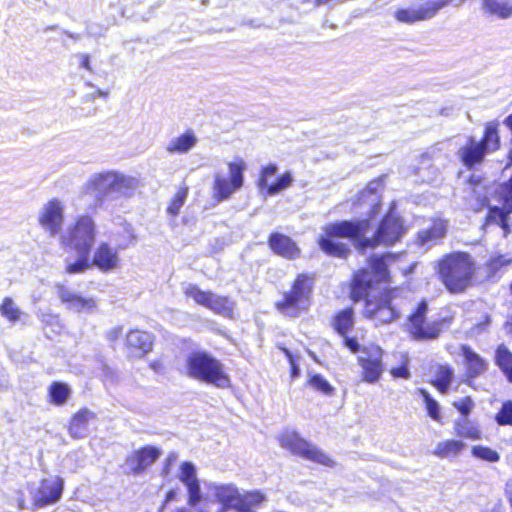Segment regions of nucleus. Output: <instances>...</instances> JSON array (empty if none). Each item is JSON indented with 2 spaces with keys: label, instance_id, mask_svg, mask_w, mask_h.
<instances>
[{
  "label": "nucleus",
  "instance_id": "1",
  "mask_svg": "<svg viewBox=\"0 0 512 512\" xmlns=\"http://www.w3.org/2000/svg\"><path fill=\"white\" fill-rule=\"evenodd\" d=\"M371 219L369 216L365 219L341 220L326 224L317 239L319 248L329 256L345 259L351 250L346 243L338 239H348L357 250L365 251L380 244L393 245L406 232L404 220L390 211L381 220L374 235L367 237Z\"/></svg>",
  "mask_w": 512,
  "mask_h": 512
},
{
  "label": "nucleus",
  "instance_id": "2",
  "mask_svg": "<svg viewBox=\"0 0 512 512\" xmlns=\"http://www.w3.org/2000/svg\"><path fill=\"white\" fill-rule=\"evenodd\" d=\"M137 187V179L124 174L107 171L94 174L85 186L86 193L94 197L96 206L109 200L130 196Z\"/></svg>",
  "mask_w": 512,
  "mask_h": 512
},
{
  "label": "nucleus",
  "instance_id": "3",
  "mask_svg": "<svg viewBox=\"0 0 512 512\" xmlns=\"http://www.w3.org/2000/svg\"><path fill=\"white\" fill-rule=\"evenodd\" d=\"M474 272V262L466 252L447 254L438 262L439 277L451 293L465 291L471 284Z\"/></svg>",
  "mask_w": 512,
  "mask_h": 512
},
{
  "label": "nucleus",
  "instance_id": "4",
  "mask_svg": "<svg viewBox=\"0 0 512 512\" xmlns=\"http://www.w3.org/2000/svg\"><path fill=\"white\" fill-rule=\"evenodd\" d=\"M186 374L188 377L224 389L231 385L224 365L205 351H194L186 358Z\"/></svg>",
  "mask_w": 512,
  "mask_h": 512
},
{
  "label": "nucleus",
  "instance_id": "5",
  "mask_svg": "<svg viewBox=\"0 0 512 512\" xmlns=\"http://www.w3.org/2000/svg\"><path fill=\"white\" fill-rule=\"evenodd\" d=\"M313 281L306 274H299L293 282L290 291L283 293V299L276 302V308L282 314L296 317L301 310L310 305Z\"/></svg>",
  "mask_w": 512,
  "mask_h": 512
},
{
  "label": "nucleus",
  "instance_id": "6",
  "mask_svg": "<svg viewBox=\"0 0 512 512\" xmlns=\"http://www.w3.org/2000/svg\"><path fill=\"white\" fill-rule=\"evenodd\" d=\"M388 276L387 265L383 256L373 255L369 259V267L355 273L351 283V298L354 301L368 296L374 284L382 282Z\"/></svg>",
  "mask_w": 512,
  "mask_h": 512
},
{
  "label": "nucleus",
  "instance_id": "7",
  "mask_svg": "<svg viewBox=\"0 0 512 512\" xmlns=\"http://www.w3.org/2000/svg\"><path fill=\"white\" fill-rule=\"evenodd\" d=\"M95 238V222L88 215L79 217L73 227L69 228L65 234H61L63 245L69 246L77 253L85 254H90Z\"/></svg>",
  "mask_w": 512,
  "mask_h": 512
},
{
  "label": "nucleus",
  "instance_id": "8",
  "mask_svg": "<svg viewBox=\"0 0 512 512\" xmlns=\"http://www.w3.org/2000/svg\"><path fill=\"white\" fill-rule=\"evenodd\" d=\"M395 290H387L374 298L364 297L366 300L364 315L380 324H388L397 320L401 312L395 303Z\"/></svg>",
  "mask_w": 512,
  "mask_h": 512
},
{
  "label": "nucleus",
  "instance_id": "9",
  "mask_svg": "<svg viewBox=\"0 0 512 512\" xmlns=\"http://www.w3.org/2000/svg\"><path fill=\"white\" fill-rule=\"evenodd\" d=\"M428 303L422 300L416 310L408 316V331L412 338L417 341L437 339L443 327V320L426 322Z\"/></svg>",
  "mask_w": 512,
  "mask_h": 512
},
{
  "label": "nucleus",
  "instance_id": "10",
  "mask_svg": "<svg viewBox=\"0 0 512 512\" xmlns=\"http://www.w3.org/2000/svg\"><path fill=\"white\" fill-rule=\"evenodd\" d=\"M280 444L293 454L326 466H332L333 461L313 443L303 439L296 432H286L280 437Z\"/></svg>",
  "mask_w": 512,
  "mask_h": 512
},
{
  "label": "nucleus",
  "instance_id": "11",
  "mask_svg": "<svg viewBox=\"0 0 512 512\" xmlns=\"http://www.w3.org/2000/svg\"><path fill=\"white\" fill-rule=\"evenodd\" d=\"M230 178L221 175H216L213 184L214 198L218 201H224L239 190L244 183L243 172L245 170L244 162L228 164Z\"/></svg>",
  "mask_w": 512,
  "mask_h": 512
},
{
  "label": "nucleus",
  "instance_id": "12",
  "mask_svg": "<svg viewBox=\"0 0 512 512\" xmlns=\"http://www.w3.org/2000/svg\"><path fill=\"white\" fill-rule=\"evenodd\" d=\"M64 480L60 476L42 479L36 489H31L32 504L35 509L57 503L63 494Z\"/></svg>",
  "mask_w": 512,
  "mask_h": 512
},
{
  "label": "nucleus",
  "instance_id": "13",
  "mask_svg": "<svg viewBox=\"0 0 512 512\" xmlns=\"http://www.w3.org/2000/svg\"><path fill=\"white\" fill-rule=\"evenodd\" d=\"M41 227L55 237L62 231L64 223V205L58 199H52L46 203L39 213Z\"/></svg>",
  "mask_w": 512,
  "mask_h": 512
},
{
  "label": "nucleus",
  "instance_id": "14",
  "mask_svg": "<svg viewBox=\"0 0 512 512\" xmlns=\"http://www.w3.org/2000/svg\"><path fill=\"white\" fill-rule=\"evenodd\" d=\"M441 9L440 0H426L418 7L398 9L394 16L401 23L413 24L433 18Z\"/></svg>",
  "mask_w": 512,
  "mask_h": 512
},
{
  "label": "nucleus",
  "instance_id": "15",
  "mask_svg": "<svg viewBox=\"0 0 512 512\" xmlns=\"http://www.w3.org/2000/svg\"><path fill=\"white\" fill-rule=\"evenodd\" d=\"M362 353L363 355L358 357V363L363 370V380L367 383H375L383 372V351L377 346L371 348L364 347Z\"/></svg>",
  "mask_w": 512,
  "mask_h": 512
},
{
  "label": "nucleus",
  "instance_id": "16",
  "mask_svg": "<svg viewBox=\"0 0 512 512\" xmlns=\"http://www.w3.org/2000/svg\"><path fill=\"white\" fill-rule=\"evenodd\" d=\"M178 479L185 485L188 492V504L191 507L197 506L203 499L200 482L197 478L196 466L189 461L180 465Z\"/></svg>",
  "mask_w": 512,
  "mask_h": 512
},
{
  "label": "nucleus",
  "instance_id": "17",
  "mask_svg": "<svg viewBox=\"0 0 512 512\" xmlns=\"http://www.w3.org/2000/svg\"><path fill=\"white\" fill-rule=\"evenodd\" d=\"M161 455V450L155 446H144L135 450L126 458V465L134 475L141 474L154 464Z\"/></svg>",
  "mask_w": 512,
  "mask_h": 512
},
{
  "label": "nucleus",
  "instance_id": "18",
  "mask_svg": "<svg viewBox=\"0 0 512 512\" xmlns=\"http://www.w3.org/2000/svg\"><path fill=\"white\" fill-rule=\"evenodd\" d=\"M268 245L276 255L286 259H296L300 255V249L296 242L279 232H273L269 235Z\"/></svg>",
  "mask_w": 512,
  "mask_h": 512
},
{
  "label": "nucleus",
  "instance_id": "19",
  "mask_svg": "<svg viewBox=\"0 0 512 512\" xmlns=\"http://www.w3.org/2000/svg\"><path fill=\"white\" fill-rule=\"evenodd\" d=\"M487 154L489 153L473 136L468 138L467 143L461 147L457 153L462 164L468 169H472L476 165L481 164Z\"/></svg>",
  "mask_w": 512,
  "mask_h": 512
},
{
  "label": "nucleus",
  "instance_id": "20",
  "mask_svg": "<svg viewBox=\"0 0 512 512\" xmlns=\"http://www.w3.org/2000/svg\"><path fill=\"white\" fill-rule=\"evenodd\" d=\"M91 264L102 272L114 270L119 265L118 252L108 243L102 242L96 248Z\"/></svg>",
  "mask_w": 512,
  "mask_h": 512
},
{
  "label": "nucleus",
  "instance_id": "21",
  "mask_svg": "<svg viewBox=\"0 0 512 512\" xmlns=\"http://www.w3.org/2000/svg\"><path fill=\"white\" fill-rule=\"evenodd\" d=\"M461 355L464 359L466 376L468 379H474L484 374L488 369V362L476 353L470 346L463 344L460 347Z\"/></svg>",
  "mask_w": 512,
  "mask_h": 512
},
{
  "label": "nucleus",
  "instance_id": "22",
  "mask_svg": "<svg viewBox=\"0 0 512 512\" xmlns=\"http://www.w3.org/2000/svg\"><path fill=\"white\" fill-rule=\"evenodd\" d=\"M57 295L69 309L76 312H92L96 307L93 298H83L63 285L58 286Z\"/></svg>",
  "mask_w": 512,
  "mask_h": 512
},
{
  "label": "nucleus",
  "instance_id": "23",
  "mask_svg": "<svg viewBox=\"0 0 512 512\" xmlns=\"http://www.w3.org/2000/svg\"><path fill=\"white\" fill-rule=\"evenodd\" d=\"M447 231L446 222L443 220H435L432 225L423 229L417 234L418 244L422 247L430 248L441 240Z\"/></svg>",
  "mask_w": 512,
  "mask_h": 512
},
{
  "label": "nucleus",
  "instance_id": "24",
  "mask_svg": "<svg viewBox=\"0 0 512 512\" xmlns=\"http://www.w3.org/2000/svg\"><path fill=\"white\" fill-rule=\"evenodd\" d=\"M96 415L88 408L80 409L71 419L69 434L74 439H82L88 435V423L95 419Z\"/></svg>",
  "mask_w": 512,
  "mask_h": 512
},
{
  "label": "nucleus",
  "instance_id": "25",
  "mask_svg": "<svg viewBox=\"0 0 512 512\" xmlns=\"http://www.w3.org/2000/svg\"><path fill=\"white\" fill-rule=\"evenodd\" d=\"M126 342L129 348L135 350L136 355L143 356L152 350L153 335L145 331L131 330Z\"/></svg>",
  "mask_w": 512,
  "mask_h": 512
},
{
  "label": "nucleus",
  "instance_id": "26",
  "mask_svg": "<svg viewBox=\"0 0 512 512\" xmlns=\"http://www.w3.org/2000/svg\"><path fill=\"white\" fill-rule=\"evenodd\" d=\"M214 496L222 504L219 512H226L228 509H235L239 497L238 489L233 485L212 486Z\"/></svg>",
  "mask_w": 512,
  "mask_h": 512
},
{
  "label": "nucleus",
  "instance_id": "27",
  "mask_svg": "<svg viewBox=\"0 0 512 512\" xmlns=\"http://www.w3.org/2000/svg\"><path fill=\"white\" fill-rule=\"evenodd\" d=\"M197 142L195 133L192 130H187L182 135L171 139L166 150L172 154H186L196 146Z\"/></svg>",
  "mask_w": 512,
  "mask_h": 512
},
{
  "label": "nucleus",
  "instance_id": "28",
  "mask_svg": "<svg viewBox=\"0 0 512 512\" xmlns=\"http://www.w3.org/2000/svg\"><path fill=\"white\" fill-rule=\"evenodd\" d=\"M265 500L266 495L258 490L239 492L235 510L237 512H253V509L260 507Z\"/></svg>",
  "mask_w": 512,
  "mask_h": 512
},
{
  "label": "nucleus",
  "instance_id": "29",
  "mask_svg": "<svg viewBox=\"0 0 512 512\" xmlns=\"http://www.w3.org/2000/svg\"><path fill=\"white\" fill-rule=\"evenodd\" d=\"M494 362L505 375L508 382L512 383V352L505 344L497 346Z\"/></svg>",
  "mask_w": 512,
  "mask_h": 512
},
{
  "label": "nucleus",
  "instance_id": "30",
  "mask_svg": "<svg viewBox=\"0 0 512 512\" xmlns=\"http://www.w3.org/2000/svg\"><path fill=\"white\" fill-rule=\"evenodd\" d=\"M482 8L485 12L500 19H508L512 16V2L510 0H482Z\"/></svg>",
  "mask_w": 512,
  "mask_h": 512
},
{
  "label": "nucleus",
  "instance_id": "31",
  "mask_svg": "<svg viewBox=\"0 0 512 512\" xmlns=\"http://www.w3.org/2000/svg\"><path fill=\"white\" fill-rule=\"evenodd\" d=\"M208 309L214 313L231 318L234 310V302L229 297L219 296L212 293Z\"/></svg>",
  "mask_w": 512,
  "mask_h": 512
},
{
  "label": "nucleus",
  "instance_id": "32",
  "mask_svg": "<svg viewBox=\"0 0 512 512\" xmlns=\"http://www.w3.org/2000/svg\"><path fill=\"white\" fill-rule=\"evenodd\" d=\"M381 185V180H373L369 182L367 187L361 192L360 201H365L366 198H371V208L369 210L370 218H374L380 210V201L377 194L378 188Z\"/></svg>",
  "mask_w": 512,
  "mask_h": 512
},
{
  "label": "nucleus",
  "instance_id": "33",
  "mask_svg": "<svg viewBox=\"0 0 512 512\" xmlns=\"http://www.w3.org/2000/svg\"><path fill=\"white\" fill-rule=\"evenodd\" d=\"M479 142L488 153L496 151L500 147L497 124L492 122L487 123L484 135Z\"/></svg>",
  "mask_w": 512,
  "mask_h": 512
},
{
  "label": "nucleus",
  "instance_id": "34",
  "mask_svg": "<svg viewBox=\"0 0 512 512\" xmlns=\"http://www.w3.org/2000/svg\"><path fill=\"white\" fill-rule=\"evenodd\" d=\"M354 324V311L346 308L334 317L333 327L341 336H345Z\"/></svg>",
  "mask_w": 512,
  "mask_h": 512
},
{
  "label": "nucleus",
  "instance_id": "35",
  "mask_svg": "<svg viewBox=\"0 0 512 512\" xmlns=\"http://www.w3.org/2000/svg\"><path fill=\"white\" fill-rule=\"evenodd\" d=\"M512 212H508L507 209L502 205V207L498 206H490L488 209V213L486 216L487 223H496L499 225L505 232H509V215Z\"/></svg>",
  "mask_w": 512,
  "mask_h": 512
},
{
  "label": "nucleus",
  "instance_id": "36",
  "mask_svg": "<svg viewBox=\"0 0 512 512\" xmlns=\"http://www.w3.org/2000/svg\"><path fill=\"white\" fill-rule=\"evenodd\" d=\"M453 378V369L448 365H444L439 367L436 374V379L432 383L440 393L446 394L449 390Z\"/></svg>",
  "mask_w": 512,
  "mask_h": 512
},
{
  "label": "nucleus",
  "instance_id": "37",
  "mask_svg": "<svg viewBox=\"0 0 512 512\" xmlns=\"http://www.w3.org/2000/svg\"><path fill=\"white\" fill-rule=\"evenodd\" d=\"M294 181L293 175L290 171H287L276 178V180L269 184V186L265 189L266 194L269 196H274L282 191L289 188Z\"/></svg>",
  "mask_w": 512,
  "mask_h": 512
},
{
  "label": "nucleus",
  "instance_id": "38",
  "mask_svg": "<svg viewBox=\"0 0 512 512\" xmlns=\"http://www.w3.org/2000/svg\"><path fill=\"white\" fill-rule=\"evenodd\" d=\"M51 402L55 405H63L70 397V388L61 382H54L49 389Z\"/></svg>",
  "mask_w": 512,
  "mask_h": 512
},
{
  "label": "nucleus",
  "instance_id": "39",
  "mask_svg": "<svg viewBox=\"0 0 512 512\" xmlns=\"http://www.w3.org/2000/svg\"><path fill=\"white\" fill-rule=\"evenodd\" d=\"M464 443L459 440H448L437 445L435 454L440 457L456 456L463 449Z\"/></svg>",
  "mask_w": 512,
  "mask_h": 512
},
{
  "label": "nucleus",
  "instance_id": "40",
  "mask_svg": "<svg viewBox=\"0 0 512 512\" xmlns=\"http://www.w3.org/2000/svg\"><path fill=\"white\" fill-rule=\"evenodd\" d=\"M456 432L460 437L474 440L479 439L481 436V432L467 417L461 418L456 422Z\"/></svg>",
  "mask_w": 512,
  "mask_h": 512
},
{
  "label": "nucleus",
  "instance_id": "41",
  "mask_svg": "<svg viewBox=\"0 0 512 512\" xmlns=\"http://www.w3.org/2000/svg\"><path fill=\"white\" fill-rule=\"evenodd\" d=\"M0 313L3 317L12 323L18 321L22 315V311L14 303L10 297H5L0 305Z\"/></svg>",
  "mask_w": 512,
  "mask_h": 512
},
{
  "label": "nucleus",
  "instance_id": "42",
  "mask_svg": "<svg viewBox=\"0 0 512 512\" xmlns=\"http://www.w3.org/2000/svg\"><path fill=\"white\" fill-rule=\"evenodd\" d=\"M418 393L422 397L428 415L435 421L441 419L439 403L424 388H418Z\"/></svg>",
  "mask_w": 512,
  "mask_h": 512
},
{
  "label": "nucleus",
  "instance_id": "43",
  "mask_svg": "<svg viewBox=\"0 0 512 512\" xmlns=\"http://www.w3.org/2000/svg\"><path fill=\"white\" fill-rule=\"evenodd\" d=\"M184 292H185L186 296L193 298L197 304L208 308L212 292L203 291L198 286H196L194 284H189L185 288Z\"/></svg>",
  "mask_w": 512,
  "mask_h": 512
},
{
  "label": "nucleus",
  "instance_id": "44",
  "mask_svg": "<svg viewBox=\"0 0 512 512\" xmlns=\"http://www.w3.org/2000/svg\"><path fill=\"white\" fill-rule=\"evenodd\" d=\"M308 384L326 396L333 395L335 391V388L321 374L311 375Z\"/></svg>",
  "mask_w": 512,
  "mask_h": 512
},
{
  "label": "nucleus",
  "instance_id": "45",
  "mask_svg": "<svg viewBox=\"0 0 512 512\" xmlns=\"http://www.w3.org/2000/svg\"><path fill=\"white\" fill-rule=\"evenodd\" d=\"M472 455L476 458L487 462H498L500 455L497 451L482 445H476L472 447Z\"/></svg>",
  "mask_w": 512,
  "mask_h": 512
},
{
  "label": "nucleus",
  "instance_id": "46",
  "mask_svg": "<svg viewBox=\"0 0 512 512\" xmlns=\"http://www.w3.org/2000/svg\"><path fill=\"white\" fill-rule=\"evenodd\" d=\"M78 259L66 266V272L69 274H79L85 272L92 264L89 262L90 254L77 253Z\"/></svg>",
  "mask_w": 512,
  "mask_h": 512
},
{
  "label": "nucleus",
  "instance_id": "47",
  "mask_svg": "<svg viewBox=\"0 0 512 512\" xmlns=\"http://www.w3.org/2000/svg\"><path fill=\"white\" fill-rule=\"evenodd\" d=\"M188 195V188H180L175 196L173 197L170 205L167 208V212L172 216H177L180 212L181 207L184 205Z\"/></svg>",
  "mask_w": 512,
  "mask_h": 512
},
{
  "label": "nucleus",
  "instance_id": "48",
  "mask_svg": "<svg viewBox=\"0 0 512 512\" xmlns=\"http://www.w3.org/2000/svg\"><path fill=\"white\" fill-rule=\"evenodd\" d=\"M495 421L500 426H512V401L503 402L500 410L495 415Z\"/></svg>",
  "mask_w": 512,
  "mask_h": 512
},
{
  "label": "nucleus",
  "instance_id": "49",
  "mask_svg": "<svg viewBox=\"0 0 512 512\" xmlns=\"http://www.w3.org/2000/svg\"><path fill=\"white\" fill-rule=\"evenodd\" d=\"M499 196L505 209L512 212V175L499 186Z\"/></svg>",
  "mask_w": 512,
  "mask_h": 512
},
{
  "label": "nucleus",
  "instance_id": "50",
  "mask_svg": "<svg viewBox=\"0 0 512 512\" xmlns=\"http://www.w3.org/2000/svg\"><path fill=\"white\" fill-rule=\"evenodd\" d=\"M277 172L278 166L274 163H270L267 166L262 167L258 179V187L260 188V190H265L269 186V178L275 176Z\"/></svg>",
  "mask_w": 512,
  "mask_h": 512
},
{
  "label": "nucleus",
  "instance_id": "51",
  "mask_svg": "<svg viewBox=\"0 0 512 512\" xmlns=\"http://www.w3.org/2000/svg\"><path fill=\"white\" fill-rule=\"evenodd\" d=\"M473 201L469 204V208L474 212H480L489 206V199L485 193L479 192L474 189L471 193Z\"/></svg>",
  "mask_w": 512,
  "mask_h": 512
},
{
  "label": "nucleus",
  "instance_id": "52",
  "mask_svg": "<svg viewBox=\"0 0 512 512\" xmlns=\"http://www.w3.org/2000/svg\"><path fill=\"white\" fill-rule=\"evenodd\" d=\"M453 406L460 412L462 418H465L472 411L474 402L469 396H467L459 401H454Z\"/></svg>",
  "mask_w": 512,
  "mask_h": 512
},
{
  "label": "nucleus",
  "instance_id": "53",
  "mask_svg": "<svg viewBox=\"0 0 512 512\" xmlns=\"http://www.w3.org/2000/svg\"><path fill=\"white\" fill-rule=\"evenodd\" d=\"M390 373L394 378L409 379L411 373L408 368V360L406 359L399 367L392 368Z\"/></svg>",
  "mask_w": 512,
  "mask_h": 512
},
{
  "label": "nucleus",
  "instance_id": "54",
  "mask_svg": "<svg viewBox=\"0 0 512 512\" xmlns=\"http://www.w3.org/2000/svg\"><path fill=\"white\" fill-rule=\"evenodd\" d=\"M343 343L352 353L362 351L360 344L355 337L343 336Z\"/></svg>",
  "mask_w": 512,
  "mask_h": 512
},
{
  "label": "nucleus",
  "instance_id": "55",
  "mask_svg": "<svg viewBox=\"0 0 512 512\" xmlns=\"http://www.w3.org/2000/svg\"><path fill=\"white\" fill-rule=\"evenodd\" d=\"M512 263L511 258H507L504 255H499L491 260V267L498 269L503 266L510 265Z\"/></svg>",
  "mask_w": 512,
  "mask_h": 512
},
{
  "label": "nucleus",
  "instance_id": "56",
  "mask_svg": "<svg viewBox=\"0 0 512 512\" xmlns=\"http://www.w3.org/2000/svg\"><path fill=\"white\" fill-rule=\"evenodd\" d=\"M75 57L80 60V65H79L80 68H84L89 72H93V69L90 64V56L88 54L77 53L75 55Z\"/></svg>",
  "mask_w": 512,
  "mask_h": 512
},
{
  "label": "nucleus",
  "instance_id": "57",
  "mask_svg": "<svg viewBox=\"0 0 512 512\" xmlns=\"http://www.w3.org/2000/svg\"><path fill=\"white\" fill-rule=\"evenodd\" d=\"M122 330H123V328L121 326L112 328L111 330H109L107 332V335H106L107 339L111 342H115L121 336Z\"/></svg>",
  "mask_w": 512,
  "mask_h": 512
},
{
  "label": "nucleus",
  "instance_id": "58",
  "mask_svg": "<svg viewBox=\"0 0 512 512\" xmlns=\"http://www.w3.org/2000/svg\"><path fill=\"white\" fill-rule=\"evenodd\" d=\"M178 495V489H171L167 492L165 497V503H169L171 501H174L177 498Z\"/></svg>",
  "mask_w": 512,
  "mask_h": 512
},
{
  "label": "nucleus",
  "instance_id": "59",
  "mask_svg": "<svg viewBox=\"0 0 512 512\" xmlns=\"http://www.w3.org/2000/svg\"><path fill=\"white\" fill-rule=\"evenodd\" d=\"M290 365H291V377H292V378H296V377H298V376H299V374H300V368H299V366L295 363V360H291Z\"/></svg>",
  "mask_w": 512,
  "mask_h": 512
},
{
  "label": "nucleus",
  "instance_id": "60",
  "mask_svg": "<svg viewBox=\"0 0 512 512\" xmlns=\"http://www.w3.org/2000/svg\"><path fill=\"white\" fill-rule=\"evenodd\" d=\"M465 0H440V2H442V7H446L447 5L449 4H454L456 6H459L461 5L462 3H464Z\"/></svg>",
  "mask_w": 512,
  "mask_h": 512
},
{
  "label": "nucleus",
  "instance_id": "61",
  "mask_svg": "<svg viewBox=\"0 0 512 512\" xmlns=\"http://www.w3.org/2000/svg\"><path fill=\"white\" fill-rule=\"evenodd\" d=\"M504 329L508 335H512V315L505 322Z\"/></svg>",
  "mask_w": 512,
  "mask_h": 512
},
{
  "label": "nucleus",
  "instance_id": "62",
  "mask_svg": "<svg viewBox=\"0 0 512 512\" xmlns=\"http://www.w3.org/2000/svg\"><path fill=\"white\" fill-rule=\"evenodd\" d=\"M63 33H64L65 35H67L69 38H71V39H73V40H75V41H78V40H80V39H81V35H80V34H78V33H73V32H70V31H68V30H63Z\"/></svg>",
  "mask_w": 512,
  "mask_h": 512
},
{
  "label": "nucleus",
  "instance_id": "63",
  "mask_svg": "<svg viewBox=\"0 0 512 512\" xmlns=\"http://www.w3.org/2000/svg\"><path fill=\"white\" fill-rule=\"evenodd\" d=\"M177 459V454L175 452H170L167 456L166 462L168 464H172Z\"/></svg>",
  "mask_w": 512,
  "mask_h": 512
},
{
  "label": "nucleus",
  "instance_id": "64",
  "mask_svg": "<svg viewBox=\"0 0 512 512\" xmlns=\"http://www.w3.org/2000/svg\"><path fill=\"white\" fill-rule=\"evenodd\" d=\"M504 123L512 131V113L505 119Z\"/></svg>",
  "mask_w": 512,
  "mask_h": 512
}]
</instances>
